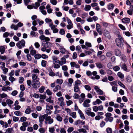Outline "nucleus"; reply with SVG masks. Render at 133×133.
<instances>
[{"label": "nucleus", "mask_w": 133, "mask_h": 133, "mask_svg": "<svg viewBox=\"0 0 133 133\" xmlns=\"http://www.w3.org/2000/svg\"><path fill=\"white\" fill-rule=\"evenodd\" d=\"M13 130L12 128H8L6 130V131L4 133H12V132Z\"/></svg>", "instance_id": "a878e982"}, {"label": "nucleus", "mask_w": 133, "mask_h": 133, "mask_svg": "<svg viewBox=\"0 0 133 133\" xmlns=\"http://www.w3.org/2000/svg\"><path fill=\"white\" fill-rule=\"evenodd\" d=\"M119 65L120 66L121 68L123 70L126 71H128L127 66L125 64L121 63Z\"/></svg>", "instance_id": "9b49d317"}, {"label": "nucleus", "mask_w": 133, "mask_h": 133, "mask_svg": "<svg viewBox=\"0 0 133 133\" xmlns=\"http://www.w3.org/2000/svg\"><path fill=\"white\" fill-rule=\"evenodd\" d=\"M40 82L39 81H36L34 82H31V85L33 87L35 88H37L39 87L40 85Z\"/></svg>", "instance_id": "423d86ee"}, {"label": "nucleus", "mask_w": 133, "mask_h": 133, "mask_svg": "<svg viewBox=\"0 0 133 133\" xmlns=\"http://www.w3.org/2000/svg\"><path fill=\"white\" fill-rule=\"evenodd\" d=\"M11 29H13L15 30H17L18 29V27L17 25H15L14 24H12L11 26Z\"/></svg>", "instance_id": "4be33fe9"}, {"label": "nucleus", "mask_w": 133, "mask_h": 133, "mask_svg": "<svg viewBox=\"0 0 133 133\" xmlns=\"http://www.w3.org/2000/svg\"><path fill=\"white\" fill-rule=\"evenodd\" d=\"M77 131L79 132H82L83 133H86L87 132V131H86V129L83 128H82L81 129H78Z\"/></svg>", "instance_id": "393cba45"}, {"label": "nucleus", "mask_w": 133, "mask_h": 133, "mask_svg": "<svg viewBox=\"0 0 133 133\" xmlns=\"http://www.w3.org/2000/svg\"><path fill=\"white\" fill-rule=\"evenodd\" d=\"M32 97H34L35 98H38L39 97L40 98L39 101L40 102H42V95L40 94V96H39L38 94H34L32 95Z\"/></svg>", "instance_id": "ddd939ff"}, {"label": "nucleus", "mask_w": 133, "mask_h": 133, "mask_svg": "<svg viewBox=\"0 0 133 133\" xmlns=\"http://www.w3.org/2000/svg\"><path fill=\"white\" fill-rule=\"evenodd\" d=\"M78 112L80 115V116L81 118L83 119H84L85 118L83 114L80 110H79Z\"/></svg>", "instance_id": "4468645a"}, {"label": "nucleus", "mask_w": 133, "mask_h": 133, "mask_svg": "<svg viewBox=\"0 0 133 133\" xmlns=\"http://www.w3.org/2000/svg\"><path fill=\"white\" fill-rule=\"evenodd\" d=\"M59 34L61 35H63L65 34V31L63 29H60L59 31Z\"/></svg>", "instance_id": "5fc2aeb1"}, {"label": "nucleus", "mask_w": 133, "mask_h": 133, "mask_svg": "<svg viewBox=\"0 0 133 133\" xmlns=\"http://www.w3.org/2000/svg\"><path fill=\"white\" fill-rule=\"evenodd\" d=\"M48 115L49 114L47 113H46V114H44L43 115H42V122L44 120V119L45 118H46L48 117Z\"/></svg>", "instance_id": "49530a36"}, {"label": "nucleus", "mask_w": 133, "mask_h": 133, "mask_svg": "<svg viewBox=\"0 0 133 133\" xmlns=\"http://www.w3.org/2000/svg\"><path fill=\"white\" fill-rule=\"evenodd\" d=\"M9 80L10 81L12 82L15 81V79L13 77L10 76L9 77Z\"/></svg>", "instance_id": "864d4df0"}, {"label": "nucleus", "mask_w": 133, "mask_h": 133, "mask_svg": "<svg viewBox=\"0 0 133 133\" xmlns=\"http://www.w3.org/2000/svg\"><path fill=\"white\" fill-rule=\"evenodd\" d=\"M74 130V128L72 127H69L67 130L68 133H71Z\"/></svg>", "instance_id": "473e14b6"}, {"label": "nucleus", "mask_w": 133, "mask_h": 133, "mask_svg": "<svg viewBox=\"0 0 133 133\" xmlns=\"http://www.w3.org/2000/svg\"><path fill=\"white\" fill-rule=\"evenodd\" d=\"M39 24V25H42V21H40V20L38 19H37L36 20H34L33 21L32 24L34 26H36L37 24Z\"/></svg>", "instance_id": "0eeeda50"}, {"label": "nucleus", "mask_w": 133, "mask_h": 133, "mask_svg": "<svg viewBox=\"0 0 133 133\" xmlns=\"http://www.w3.org/2000/svg\"><path fill=\"white\" fill-rule=\"evenodd\" d=\"M91 6L89 5H86L84 8L85 11H88L91 9Z\"/></svg>", "instance_id": "412c9836"}, {"label": "nucleus", "mask_w": 133, "mask_h": 133, "mask_svg": "<svg viewBox=\"0 0 133 133\" xmlns=\"http://www.w3.org/2000/svg\"><path fill=\"white\" fill-rule=\"evenodd\" d=\"M56 119L59 122H61L62 120V118L60 116L59 114H58L56 115Z\"/></svg>", "instance_id": "5701e85b"}, {"label": "nucleus", "mask_w": 133, "mask_h": 133, "mask_svg": "<svg viewBox=\"0 0 133 133\" xmlns=\"http://www.w3.org/2000/svg\"><path fill=\"white\" fill-rule=\"evenodd\" d=\"M18 93V91L17 90H14L11 93L12 95L15 96H16Z\"/></svg>", "instance_id": "09e8293b"}, {"label": "nucleus", "mask_w": 133, "mask_h": 133, "mask_svg": "<svg viewBox=\"0 0 133 133\" xmlns=\"http://www.w3.org/2000/svg\"><path fill=\"white\" fill-rule=\"evenodd\" d=\"M20 90L22 91H23L25 89V88L24 85L23 84H21L20 86Z\"/></svg>", "instance_id": "4d7b16f0"}, {"label": "nucleus", "mask_w": 133, "mask_h": 133, "mask_svg": "<svg viewBox=\"0 0 133 133\" xmlns=\"http://www.w3.org/2000/svg\"><path fill=\"white\" fill-rule=\"evenodd\" d=\"M35 6L34 7V8L35 9H37L40 6V3L38 2H36L35 3Z\"/></svg>", "instance_id": "0e129e2a"}, {"label": "nucleus", "mask_w": 133, "mask_h": 133, "mask_svg": "<svg viewBox=\"0 0 133 133\" xmlns=\"http://www.w3.org/2000/svg\"><path fill=\"white\" fill-rule=\"evenodd\" d=\"M88 15V14L87 13L84 12L81 15V16L82 17V18H85Z\"/></svg>", "instance_id": "e433bc0d"}, {"label": "nucleus", "mask_w": 133, "mask_h": 133, "mask_svg": "<svg viewBox=\"0 0 133 133\" xmlns=\"http://www.w3.org/2000/svg\"><path fill=\"white\" fill-rule=\"evenodd\" d=\"M117 75L119 77L122 79L124 77L123 74L120 72L118 73Z\"/></svg>", "instance_id": "7c9ffc66"}, {"label": "nucleus", "mask_w": 133, "mask_h": 133, "mask_svg": "<svg viewBox=\"0 0 133 133\" xmlns=\"http://www.w3.org/2000/svg\"><path fill=\"white\" fill-rule=\"evenodd\" d=\"M34 57L36 59H38L41 58V55L40 54H37L35 55Z\"/></svg>", "instance_id": "58836bf2"}, {"label": "nucleus", "mask_w": 133, "mask_h": 133, "mask_svg": "<svg viewBox=\"0 0 133 133\" xmlns=\"http://www.w3.org/2000/svg\"><path fill=\"white\" fill-rule=\"evenodd\" d=\"M114 52L115 55L118 56H120L121 55V52L120 50L118 49H115Z\"/></svg>", "instance_id": "9d476101"}, {"label": "nucleus", "mask_w": 133, "mask_h": 133, "mask_svg": "<svg viewBox=\"0 0 133 133\" xmlns=\"http://www.w3.org/2000/svg\"><path fill=\"white\" fill-rule=\"evenodd\" d=\"M50 2L53 5H56L57 3V1L56 0H51Z\"/></svg>", "instance_id": "ea45409f"}, {"label": "nucleus", "mask_w": 133, "mask_h": 133, "mask_svg": "<svg viewBox=\"0 0 133 133\" xmlns=\"http://www.w3.org/2000/svg\"><path fill=\"white\" fill-rule=\"evenodd\" d=\"M30 2V0H24L25 5L26 6L28 5L29 3Z\"/></svg>", "instance_id": "338daca9"}, {"label": "nucleus", "mask_w": 133, "mask_h": 133, "mask_svg": "<svg viewBox=\"0 0 133 133\" xmlns=\"http://www.w3.org/2000/svg\"><path fill=\"white\" fill-rule=\"evenodd\" d=\"M91 109L90 108H88V109H87L85 111V112L89 116V115L90 114L91 112Z\"/></svg>", "instance_id": "f704fd0d"}, {"label": "nucleus", "mask_w": 133, "mask_h": 133, "mask_svg": "<svg viewBox=\"0 0 133 133\" xmlns=\"http://www.w3.org/2000/svg\"><path fill=\"white\" fill-rule=\"evenodd\" d=\"M119 27L122 30H125L126 29L125 27L121 24H119L118 25Z\"/></svg>", "instance_id": "c85d7f7f"}, {"label": "nucleus", "mask_w": 133, "mask_h": 133, "mask_svg": "<svg viewBox=\"0 0 133 133\" xmlns=\"http://www.w3.org/2000/svg\"><path fill=\"white\" fill-rule=\"evenodd\" d=\"M5 48L4 46H0V52L1 54H3L5 52Z\"/></svg>", "instance_id": "dca6fc26"}, {"label": "nucleus", "mask_w": 133, "mask_h": 133, "mask_svg": "<svg viewBox=\"0 0 133 133\" xmlns=\"http://www.w3.org/2000/svg\"><path fill=\"white\" fill-rule=\"evenodd\" d=\"M80 90L79 87L78 85H74V91L75 92H77L79 91H80Z\"/></svg>", "instance_id": "aec40b11"}, {"label": "nucleus", "mask_w": 133, "mask_h": 133, "mask_svg": "<svg viewBox=\"0 0 133 133\" xmlns=\"http://www.w3.org/2000/svg\"><path fill=\"white\" fill-rule=\"evenodd\" d=\"M50 40L49 38L42 35V45L44 47V48H50L51 47V43L48 42Z\"/></svg>", "instance_id": "f257e3e1"}, {"label": "nucleus", "mask_w": 133, "mask_h": 133, "mask_svg": "<svg viewBox=\"0 0 133 133\" xmlns=\"http://www.w3.org/2000/svg\"><path fill=\"white\" fill-rule=\"evenodd\" d=\"M61 66H62L63 64H65L66 63V60L64 57L62 58H61Z\"/></svg>", "instance_id": "2eb2a0df"}, {"label": "nucleus", "mask_w": 133, "mask_h": 133, "mask_svg": "<svg viewBox=\"0 0 133 133\" xmlns=\"http://www.w3.org/2000/svg\"><path fill=\"white\" fill-rule=\"evenodd\" d=\"M63 80L62 79H57L56 81V82L58 84L61 85L63 83Z\"/></svg>", "instance_id": "4c0bfd02"}, {"label": "nucleus", "mask_w": 133, "mask_h": 133, "mask_svg": "<svg viewBox=\"0 0 133 133\" xmlns=\"http://www.w3.org/2000/svg\"><path fill=\"white\" fill-rule=\"evenodd\" d=\"M105 115L107 117L109 118L111 117L112 116V114L110 113L107 112Z\"/></svg>", "instance_id": "37998d69"}, {"label": "nucleus", "mask_w": 133, "mask_h": 133, "mask_svg": "<svg viewBox=\"0 0 133 133\" xmlns=\"http://www.w3.org/2000/svg\"><path fill=\"white\" fill-rule=\"evenodd\" d=\"M6 102L8 105H11L13 103V101L9 99H7Z\"/></svg>", "instance_id": "cd10ccee"}, {"label": "nucleus", "mask_w": 133, "mask_h": 133, "mask_svg": "<svg viewBox=\"0 0 133 133\" xmlns=\"http://www.w3.org/2000/svg\"><path fill=\"white\" fill-rule=\"evenodd\" d=\"M62 69L63 70L66 71L68 69V68L66 65H65L63 66L62 67Z\"/></svg>", "instance_id": "13d9d810"}, {"label": "nucleus", "mask_w": 133, "mask_h": 133, "mask_svg": "<svg viewBox=\"0 0 133 133\" xmlns=\"http://www.w3.org/2000/svg\"><path fill=\"white\" fill-rule=\"evenodd\" d=\"M31 112V110L29 106H28L25 111V113L26 114H29Z\"/></svg>", "instance_id": "f3484780"}, {"label": "nucleus", "mask_w": 133, "mask_h": 133, "mask_svg": "<svg viewBox=\"0 0 133 133\" xmlns=\"http://www.w3.org/2000/svg\"><path fill=\"white\" fill-rule=\"evenodd\" d=\"M9 33L8 32H6L3 34V36L4 37H6L9 36Z\"/></svg>", "instance_id": "052dcab7"}, {"label": "nucleus", "mask_w": 133, "mask_h": 133, "mask_svg": "<svg viewBox=\"0 0 133 133\" xmlns=\"http://www.w3.org/2000/svg\"><path fill=\"white\" fill-rule=\"evenodd\" d=\"M84 87L86 90L88 91H89L91 90L90 87L88 85H85L84 86Z\"/></svg>", "instance_id": "72a5a7b5"}, {"label": "nucleus", "mask_w": 133, "mask_h": 133, "mask_svg": "<svg viewBox=\"0 0 133 133\" xmlns=\"http://www.w3.org/2000/svg\"><path fill=\"white\" fill-rule=\"evenodd\" d=\"M46 92L47 94L49 96L51 95L52 94V92L49 89L46 90Z\"/></svg>", "instance_id": "de8ad7c7"}, {"label": "nucleus", "mask_w": 133, "mask_h": 133, "mask_svg": "<svg viewBox=\"0 0 133 133\" xmlns=\"http://www.w3.org/2000/svg\"><path fill=\"white\" fill-rule=\"evenodd\" d=\"M25 41L22 39L17 43L16 45L19 49H20L22 48V47H24L25 46Z\"/></svg>", "instance_id": "7ed1b4c3"}, {"label": "nucleus", "mask_w": 133, "mask_h": 133, "mask_svg": "<svg viewBox=\"0 0 133 133\" xmlns=\"http://www.w3.org/2000/svg\"><path fill=\"white\" fill-rule=\"evenodd\" d=\"M97 68L99 69L103 68V64L101 63H97L96 64Z\"/></svg>", "instance_id": "6ab92c4d"}, {"label": "nucleus", "mask_w": 133, "mask_h": 133, "mask_svg": "<svg viewBox=\"0 0 133 133\" xmlns=\"http://www.w3.org/2000/svg\"><path fill=\"white\" fill-rule=\"evenodd\" d=\"M114 5L111 4L108 6V8L109 10L112 9L114 8Z\"/></svg>", "instance_id": "8fccbe9b"}, {"label": "nucleus", "mask_w": 133, "mask_h": 133, "mask_svg": "<svg viewBox=\"0 0 133 133\" xmlns=\"http://www.w3.org/2000/svg\"><path fill=\"white\" fill-rule=\"evenodd\" d=\"M7 95L6 94L4 93H3L2 94H0V97L2 98H3L7 96Z\"/></svg>", "instance_id": "c03bdc74"}, {"label": "nucleus", "mask_w": 133, "mask_h": 133, "mask_svg": "<svg viewBox=\"0 0 133 133\" xmlns=\"http://www.w3.org/2000/svg\"><path fill=\"white\" fill-rule=\"evenodd\" d=\"M81 84V81L77 79L75 81V84L74 85H80Z\"/></svg>", "instance_id": "a19ab883"}, {"label": "nucleus", "mask_w": 133, "mask_h": 133, "mask_svg": "<svg viewBox=\"0 0 133 133\" xmlns=\"http://www.w3.org/2000/svg\"><path fill=\"white\" fill-rule=\"evenodd\" d=\"M20 130L22 131H25L26 130V127L24 125L22 126L20 128Z\"/></svg>", "instance_id": "e2e57ef3"}, {"label": "nucleus", "mask_w": 133, "mask_h": 133, "mask_svg": "<svg viewBox=\"0 0 133 133\" xmlns=\"http://www.w3.org/2000/svg\"><path fill=\"white\" fill-rule=\"evenodd\" d=\"M123 23H129L130 22V19L128 18L125 17L121 19Z\"/></svg>", "instance_id": "f8f14e48"}, {"label": "nucleus", "mask_w": 133, "mask_h": 133, "mask_svg": "<svg viewBox=\"0 0 133 133\" xmlns=\"http://www.w3.org/2000/svg\"><path fill=\"white\" fill-rule=\"evenodd\" d=\"M51 49L49 48V49H46V48H42V51H46L47 52L49 53L51 51Z\"/></svg>", "instance_id": "b1692460"}, {"label": "nucleus", "mask_w": 133, "mask_h": 133, "mask_svg": "<svg viewBox=\"0 0 133 133\" xmlns=\"http://www.w3.org/2000/svg\"><path fill=\"white\" fill-rule=\"evenodd\" d=\"M96 30L98 33L99 35H101L102 34V29L100 24L98 23H96Z\"/></svg>", "instance_id": "39448f33"}, {"label": "nucleus", "mask_w": 133, "mask_h": 133, "mask_svg": "<svg viewBox=\"0 0 133 133\" xmlns=\"http://www.w3.org/2000/svg\"><path fill=\"white\" fill-rule=\"evenodd\" d=\"M24 80V78L22 77H19V83L20 84H22Z\"/></svg>", "instance_id": "79ce46f5"}, {"label": "nucleus", "mask_w": 133, "mask_h": 133, "mask_svg": "<svg viewBox=\"0 0 133 133\" xmlns=\"http://www.w3.org/2000/svg\"><path fill=\"white\" fill-rule=\"evenodd\" d=\"M59 49L61 53L64 54H65V49L63 47L60 46Z\"/></svg>", "instance_id": "a211bd4d"}, {"label": "nucleus", "mask_w": 133, "mask_h": 133, "mask_svg": "<svg viewBox=\"0 0 133 133\" xmlns=\"http://www.w3.org/2000/svg\"><path fill=\"white\" fill-rule=\"evenodd\" d=\"M32 77L33 80L32 81V83L35 82L39 81V79L38 78L35 74H33L32 75Z\"/></svg>", "instance_id": "6e6552de"}, {"label": "nucleus", "mask_w": 133, "mask_h": 133, "mask_svg": "<svg viewBox=\"0 0 133 133\" xmlns=\"http://www.w3.org/2000/svg\"><path fill=\"white\" fill-rule=\"evenodd\" d=\"M118 83L121 87L123 88H125V85L121 82L118 81Z\"/></svg>", "instance_id": "69168bd1"}, {"label": "nucleus", "mask_w": 133, "mask_h": 133, "mask_svg": "<svg viewBox=\"0 0 133 133\" xmlns=\"http://www.w3.org/2000/svg\"><path fill=\"white\" fill-rule=\"evenodd\" d=\"M19 119V118L18 117L14 116L13 117V120L14 122H17L18 121Z\"/></svg>", "instance_id": "6e6d98bb"}, {"label": "nucleus", "mask_w": 133, "mask_h": 133, "mask_svg": "<svg viewBox=\"0 0 133 133\" xmlns=\"http://www.w3.org/2000/svg\"><path fill=\"white\" fill-rule=\"evenodd\" d=\"M106 131L107 133H112V130L111 128L108 127L106 129Z\"/></svg>", "instance_id": "c9c22d12"}, {"label": "nucleus", "mask_w": 133, "mask_h": 133, "mask_svg": "<svg viewBox=\"0 0 133 133\" xmlns=\"http://www.w3.org/2000/svg\"><path fill=\"white\" fill-rule=\"evenodd\" d=\"M119 38H116L115 42L117 46L119 47L122 48L123 46L124 40L121 36L120 35Z\"/></svg>", "instance_id": "f03ea898"}, {"label": "nucleus", "mask_w": 133, "mask_h": 133, "mask_svg": "<svg viewBox=\"0 0 133 133\" xmlns=\"http://www.w3.org/2000/svg\"><path fill=\"white\" fill-rule=\"evenodd\" d=\"M90 99H87L84 101L83 104V107H89L90 106V105L88 103L90 102Z\"/></svg>", "instance_id": "20e7f679"}, {"label": "nucleus", "mask_w": 133, "mask_h": 133, "mask_svg": "<svg viewBox=\"0 0 133 133\" xmlns=\"http://www.w3.org/2000/svg\"><path fill=\"white\" fill-rule=\"evenodd\" d=\"M55 131V129L54 127L50 128H49V131L50 132L53 133Z\"/></svg>", "instance_id": "603ef678"}, {"label": "nucleus", "mask_w": 133, "mask_h": 133, "mask_svg": "<svg viewBox=\"0 0 133 133\" xmlns=\"http://www.w3.org/2000/svg\"><path fill=\"white\" fill-rule=\"evenodd\" d=\"M55 13L56 14V16L58 17H61L62 15V14L60 12H55Z\"/></svg>", "instance_id": "bf43d9fd"}, {"label": "nucleus", "mask_w": 133, "mask_h": 133, "mask_svg": "<svg viewBox=\"0 0 133 133\" xmlns=\"http://www.w3.org/2000/svg\"><path fill=\"white\" fill-rule=\"evenodd\" d=\"M14 114L17 116H21L22 114L21 112L19 111L14 112Z\"/></svg>", "instance_id": "2f4dec72"}, {"label": "nucleus", "mask_w": 133, "mask_h": 133, "mask_svg": "<svg viewBox=\"0 0 133 133\" xmlns=\"http://www.w3.org/2000/svg\"><path fill=\"white\" fill-rule=\"evenodd\" d=\"M113 69L115 71H117L119 70L120 68L117 66H116L114 67Z\"/></svg>", "instance_id": "a18cd8bd"}, {"label": "nucleus", "mask_w": 133, "mask_h": 133, "mask_svg": "<svg viewBox=\"0 0 133 133\" xmlns=\"http://www.w3.org/2000/svg\"><path fill=\"white\" fill-rule=\"evenodd\" d=\"M27 59L28 61H31V57L30 54H28L26 55Z\"/></svg>", "instance_id": "3c124183"}, {"label": "nucleus", "mask_w": 133, "mask_h": 133, "mask_svg": "<svg viewBox=\"0 0 133 133\" xmlns=\"http://www.w3.org/2000/svg\"><path fill=\"white\" fill-rule=\"evenodd\" d=\"M1 67L2 69L4 72V74H6L8 71V69L5 68V67H4V69H3V68L1 66Z\"/></svg>", "instance_id": "bb28decb"}, {"label": "nucleus", "mask_w": 133, "mask_h": 133, "mask_svg": "<svg viewBox=\"0 0 133 133\" xmlns=\"http://www.w3.org/2000/svg\"><path fill=\"white\" fill-rule=\"evenodd\" d=\"M27 119V118L25 116H23L21 117L20 119V121L22 122H23L25 121Z\"/></svg>", "instance_id": "c756f323"}, {"label": "nucleus", "mask_w": 133, "mask_h": 133, "mask_svg": "<svg viewBox=\"0 0 133 133\" xmlns=\"http://www.w3.org/2000/svg\"><path fill=\"white\" fill-rule=\"evenodd\" d=\"M126 81L130 83L131 82V79L130 77H127L126 79Z\"/></svg>", "instance_id": "774afa93"}, {"label": "nucleus", "mask_w": 133, "mask_h": 133, "mask_svg": "<svg viewBox=\"0 0 133 133\" xmlns=\"http://www.w3.org/2000/svg\"><path fill=\"white\" fill-rule=\"evenodd\" d=\"M54 68L58 69L60 68V66L59 64H54Z\"/></svg>", "instance_id": "680f3d73"}, {"label": "nucleus", "mask_w": 133, "mask_h": 133, "mask_svg": "<svg viewBox=\"0 0 133 133\" xmlns=\"http://www.w3.org/2000/svg\"><path fill=\"white\" fill-rule=\"evenodd\" d=\"M30 51V54L32 56H34L35 55L36 53V50H34V48L31 46L29 48Z\"/></svg>", "instance_id": "1a4fd4ad"}]
</instances>
